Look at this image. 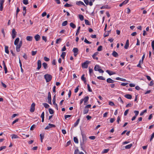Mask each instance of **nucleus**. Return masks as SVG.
Listing matches in <instances>:
<instances>
[{"label": "nucleus", "mask_w": 154, "mask_h": 154, "mask_svg": "<svg viewBox=\"0 0 154 154\" xmlns=\"http://www.w3.org/2000/svg\"><path fill=\"white\" fill-rule=\"evenodd\" d=\"M44 60L46 61H49L50 60V59L49 58L46 57H44Z\"/></svg>", "instance_id": "59"}, {"label": "nucleus", "mask_w": 154, "mask_h": 154, "mask_svg": "<svg viewBox=\"0 0 154 154\" xmlns=\"http://www.w3.org/2000/svg\"><path fill=\"white\" fill-rule=\"evenodd\" d=\"M81 79L83 81L86 80V78L85 77V74H84L82 75Z\"/></svg>", "instance_id": "50"}, {"label": "nucleus", "mask_w": 154, "mask_h": 154, "mask_svg": "<svg viewBox=\"0 0 154 154\" xmlns=\"http://www.w3.org/2000/svg\"><path fill=\"white\" fill-rule=\"evenodd\" d=\"M134 113L135 114V116H137L139 114V111H134Z\"/></svg>", "instance_id": "64"}, {"label": "nucleus", "mask_w": 154, "mask_h": 154, "mask_svg": "<svg viewBox=\"0 0 154 154\" xmlns=\"http://www.w3.org/2000/svg\"><path fill=\"white\" fill-rule=\"evenodd\" d=\"M94 70L96 71H97L98 70H99V69H100V67L99 65H95V67H94Z\"/></svg>", "instance_id": "27"}, {"label": "nucleus", "mask_w": 154, "mask_h": 154, "mask_svg": "<svg viewBox=\"0 0 154 154\" xmlns=\"http://www.w3.org/2000/svg\"><path fill=\"white\" fill-rule=\"evenodd\" d=\"M70 26L73 29H74L75 28L76 26L75 24H74L73 23L71 22L70 24Z\"/></svg>", "instance_id": "31"}, {"label": "nucleus", "mask_w": 154, "mask_h": 154, "mask_svg": "<svg viewBox=\"0 0 154 154\" xmlns=\"http://www.w3.org/2000/svg\"><path fill=\"white\" fill-rule=\"evenodd\" d=\"M20 10L18 7L17 8V11H16V17H17V14L18 12L20 11Z\"/></svg>", "instance_id": "44"}, {"label": "nucleus", "mask_w": 154, "mask_h": 154, "mask_svg": "<svg viewBox=\"0 0 154 154\" xmlns=\"http://www.w3.org/2000/svg\"><path fill=\"white\" fill-rule=\"evenodd\" d=\"M89 99V97L88 96L85 97L83 99V100L84 102V105H86V102L88 101Z\"/></svg>", "instance_id": "14"}, {"label": "nucleus", "mask_w": 154, "mask_h": 154, "mask_svg": "<svg viewBox=\"0 0 154 154\" xmlns=\"http://www.w3.org/2000/svg\"><path fill=\"white\" fill-rule=\"evenodd\" d=\"M147 111L146 109H145L144 111H143V112H142L140 114V116H142L143 115L144 113L145 112H146Z\"/></svg>", "instance_id": "56"}, {"label": "nucleus", "mask_w": 154, "mask_h": 154, "mask_svg": "<svg viewBox=\"0 0 154 154\" xmlns=\"http://www.w3.org/2000/svg\"><path fill=\"white\" fill-rule=\"evenodd\" d=\"M66 52H63L62 53V54L61 55V57H62V58L64 59L65 57L66 56Z\"/></svg>", "instance_id": "34"}, {"label": "nucleus", "mask_w": 154, "mask_h": 154, "mask_svg": "<svg viewBox=\"0 0 154 154\" xmlns=\"http://www.w3.org/2000/svg\"><path fill=\"white\" fill-rule=\"evenodd\" d=\"M78 49L77 48H74L73 49L72 51L74 52V56L76 57L78 54Z\"/></svg>", "instance_id": "4"}, {"label": "nucleus", "mask_w": 154, "mask_h": 154, "mask_svg": "<svg viewBox=\"0 0 154 154\" xmlns=\"http://www.w3.org/2000/svg\"><path fill=\"white\" fill-rule=\"evenodd\" d=\"M32 37L31 36H27L26 37V39L27 41H31L32 40Z\"/></svg>", "instance_id": "25"}, {"label": "nucleus", "mask_w": 154, "mask_h": 154, "mask_svg": "<svg viewBox=\"0 0 154 154\" xmlns=\"http://www.w3.org/2000/svg\"><path fill=\"white\" fill-rule=\"evenodd\" d=\"M48 103L51 104V94L50 92H49L48 93Z\"/></svg>", "instance_id": "9"}, {"label": "nucleus", "mask_w": 154, "mask_h": 154, "mask_svg": "<svg viewBox=\"0 0 154 154\" xmlns=\"http://www.w3.org/2000/svg\"><path fill=\"white\" fill-rule=\"evenodd\" d=\"M124 97L128 99H131V98H132V96L131 95H130V94H125V95H124Z\"/></svg>", "instance_id": "21"}, {"label": "nucleus", "mask_w": 154, "mask_h": 154, "mask_svg": "<svg viewBox=\"0 0 154 154\" xmlns=\"http://www.w3.org/2000/svg\"><path fill=\"white\" fill-rule=\"evenodd\" d=\"M112 55L114 57H117L118 56V54L115 51H113L112 53Z\"/></svg>", "instance_id": "24"}, {"label": "nucleus", "mask_w": 154, "mask_h": 154, "mask_svg": "<svg viewBox=\"0 0 154 154\" xmlns=\"http://www.w3.org/2000/svg\"><path fill=\"white\" fill-rule=\"evenodd\" d=\"M74 154H84L82 152H79L78 149H76L74 151Z\"/></svg>", "instance_id": "12"}, {"label": "nucleus", "mask_w": 154, "mask_h": 154, "mask_svg": "<svg viewBox=\"0 0 154 154\" xmlns=\"http://www.w3.org/2000/svg\"><path fill=\"white\" fill-rule=\"evenodd\" d=\"M129 1V0H125L122 3L119 4V6L122 7V5L126 4Z\"/></svg>", "instance_id": "13"}, {"label": "nucleus", "mask_w": 154, "mask_h": 154, "mask_svg": "<svg viewBox=\"0 0 154 154\" xmlns=\"http://www.w3.org/2000/svg\"><path fill=\"white\" fill-rule=\"evenodd\" d=\"M129 46V40H127L126 41L125 45L124 46V48L126 49H127L128 47Z\"/></svg>", "instance_id": "20"}, {"label": "nucleus", "mask_w": 154, "mask_h": 154, "mask_svg": "<svg viewBox=\"0 0 154 154\" xmlns=\"http://www.w3.org/2000/svg\"><path fill=\"white\" fill-rule=\"evenodd\" d=\"M106 72L110 75H113V74H115V72H112V71H110L109 70H107Z\"/></svg>", "instance_id": "17"}, {"label": "nucleus", "mask_w": 154, "mask_h": 154, "mask_svg": "<svg viewBox=\"0 0 154 154\" xmlns=\"http://www.w3.org/2000/svg\"><path fill=\"white\" fill-rule=\"evenodd\" d=\"M55 95L54 96V98L53 100V104L54 105V107L55 108H56L57 109V110H58V107L57 105L55 102L56 99L55 98Z\"/></svg>", "instance_id": "8"}, {"label": "nucleus", "mask_w": 154, "mask_h": 154, "mask_svg": "<svg viewBox=\"0 0 154 154\" xmlns=\"http://www.w3.org/2000/svg\"><path fill=\"white\" fill-rule=\"evenodd\" d=\"M81 135L82 136L83 141L86 140L87 139L85 135L82 132H81Z\"/></svg>", "instance_id": "18"}, {"label": "nucleus", "mask_w": 154, "mask_h": 154, "mask_svg": "<svg viewBox=\"0 0 154 154\" xmlns=\"http://www.w3.org/2000/svg\"><path fill=\"white\" fill-rule=\"evenodd\" d=\"M42 39L44 40L45 42H46L47 41V37L46 36H42Z\"/></svg>", "instance_id": "51"}, {"label": "nucleus", "mask_w": 154, "mask_h": 154, "mask_svg": "<svg viewBox=\"0 0 154 154\" xmlns=\"http://www.w3.org/2000/svg\"><path fill=\"white\" fill-rule=\"evenodd\" d=\"M62 40V39L61 38H58L57 39L56 43V44H58L60 43L61 42Z\"/></svg>", "instance_id": "38"}, {"label": "nucleus", "mask_w": 154, "mask_h": 154, "mask_svg": "<svg viewBox=\"0 0 154 154\" xmlns=\"http://www.w3.org/2000/svg\"><path fill=\"white\" fill-rule=\"evenodd\" d=\"M84 42L87 43V44H91V42H90L89 41H88L87 39L86 38H85V40H84Z\"/></svg>", "instance_id": "49"}, {"label": "nucleus", "mask_w": 154, "mask_h": 154, "mask_svg": "<svg viewBox=\"0 0 154 154\" xmlns=\"http://www.w3.org/2000/svg\"><path fill=\"white\" fill-rule=\"evenodd\" d=\"M19 38H17L16 39L14 42V45H17L18 44V43L19 42Z\"/></svg>", "instance_id": "22"}, {"label": "nucleus", "mask_w": 154, "mask_h": 154, "mask_svg": "<svg viewBox=\"0 0 154 154\" xmlns=\"http://www.w3.org/2000/svg\"><path fill=\"white\" fill-rule=\"evenodd\" d=\"M76 5H81L85 6V4L84 3L81 1H79V2H76Z\"/></svg>", "instance_id": "19"}, {"label": "nucleus", "mask_w": 154, "mask_h": 154, "mask_svg": "<svg viewBox=\"0 0 154 154\" xmlns=\"http://www.w3.org/2000/svg\"><path fill=\"white\" fill-rule=\"evenodd\" d=\"M97 78L99 79H100V80H105V78H104L103 76H98L97 77Z\"/></svg>", "instance_id": "39"}, {"label": "nucleus", "mask_w": 154, "mask_h": 154, "mask_svg": "<svg viewBox=\"0 0 154 154\" xmlns=\"http://www.w3.org/2000/svg\"><path fill=\"white\" fill-rule=\"evenodd\" d=\"M38 67L37 69H39L42 66V63L40 60H38L37 62Z\"/></svg>", "instance_id": "11"}, {"label": "nucleus", "mask_w": 154, "mask_h": 154, "mask_svg": "<svg viewBox=\"0 0 154 154\" xmlns=\"http://www.w3.org/2000/svg\"><path fill=\"white\" fill-rule=\"evenodd\" d=\"M128 111H129V109H127L125 111V112L124 113V115L125 116H126L127 115Z\"/></svg>", "instance_id": "63"}, {"label": "nucleus", "mask_w": 154, "mask_h": 154, "mask_svg": "<svg viewBox=\"0 0 154 154\" xmlns=\"http://www.w3.org/2000/svg\"><path fill=\"white\" fill-rule=\"evenodd\" d=\"M73 140H74V142L75 143H78V138L76 137H74Z\"/></svg>", "instance_id": "35"}, {"label": "nucleus", "mask_w": 154, "mask_h": 154, "mask_svg": "<svg viewBox=\"0 0 154 154\" xmlns=\"http://www.w3.org/2000/svg\"><path fill=\"white\" fill-rule=\"evenodd\" d=\"M55 127V125H54L49 123L48 126H47L45 128V129L48 130L49 129V128H52V127Z\"/></svg>", "instance_id": "5"}, {"label": "nucleus", "mask_w": 154, "mask_h": 154, "mask_svg": "<svg viewBox=\"0 0 154 154\" xmlns=\"http://www.w3.org/2000/svg\"><path fill=\"white\" fill-rule=\"evenodd\" d=\"M154 137V132L152 134V135L151 136V137H150V141H151L152 140V139H153Z\"/></svg>", "instance_id": "60"}, {"label": "nucleus", "mask_w": 154, "mask_h": 154, "mask_svg": "<svg viewBox=\"0 0 154 154\" xmlns=\"http://www.w3.org/2000/svg\"><path fill=\"white\" fill-rule=\"evenodd\" d=\"M107 82L109 83H113L115 82V81L112 80L111 78H108L106 80Z\"/></svg>", "instance_id": "15"}, {"label": "nucleus", "mask_w": 154, "mask_h": 154, "mask_svg": "<svg viewBox=\"0 0 154 154\" xmlns=\"http://www.w3.org/2000/svg\"><path fill=\"white\" fill-rule=\"evenodd\" d=\"M43 105L46 108H48L49 107V105L46 103H44Z\"/></svg>", "instance_id": "42"}, {"label": "nucleus", "mask_w": 154, "mask_h": 154, "mask_svg": "<svg viewBox=\"0 0 154 154\" xmlns=\"http://www.w3.org/2000/svg\"><path fill=\"white\" fill-rule=\"evenodd\" d=\"M49 112L50 114H53L54 113V110L51 108L49 109Z\"/></svg>", "instance_id": "43"}, {"label": "nucleus", "mask_w": 154, "mask_h": 154, "mask_svg": "<svg viewBox=\"0 0 154 154\" xmlns=\"http://www.w3.org/2000/svg\"><path fill=\"white\" fill-rule=\"evenodd\" d=\"M68 22L66 20L64 21L62 24V25L63 26H64L66 25L67 24Z\"/></svg>", "instance_id": "36"}, {"label": "nucleus", "mask_w": 154, "mask_h": 154, "mask_svg": "<svg viewBox=\"0 0 154 154\" xmlns=\"http://www.w3.org/2000/svg\"><path fill=\"white\" fill-rule=\"evenodd\" d=\"M102 49V46H100L98 48L97 50L98 51H100Z\"/></svg>", "instance_id": "46"}, {"label": "nucleus", "mask_w": 154, "mask_h": 154, "mask_svg": "<svg viewBox=\"0 0 154 154\" xmlns=\"http://www.w3.org/2000/svg\"><path fill=\"white\" fill-rule=\"evenodd\" d=\"M109 149H104L103 151H102V153H107L109 151Z\"/></svg>", "instance_id": "37"}, {"label": "nucleus", "mask_w": 154, "mask_h": 154, "mask_svg": "<svg viewBox=\"0 0 154 154\" xmlns=\"http://www.w3.org/2000/svg\"><path fill=\"white\" fill-rule=\"evenodd\" d=\"M71 6H72L71 5H70V4H69L67 3L64 5V6L65 7H70Z\"/></svg>", "instance_id": "55"}, {"label": "nucleus", "mask_w": 154, "mask_h": 154, "mask_svg": "<svg viewBox=\"0 0 154 154\" xmlns=\"http://www.w3.org/2000/svg\"><path fill=\"white\" fill-rule=\"evenodd\" d=\"M79 19L81 21H82V20H84V17L82 15H81V14H79Z\"/></svg>", "instance_id": "33"}, {"label": "nucleus", "mask_w": 154, "mask_h": 154, "mask_svg": "<svg viewBox=\"0 0 154 154\" xmlns=\"http://www.w3.org/2000/svg\"><path fill=\"white\" fill-rule=\"evenodd\" d=\"M23 2L24 4L26 5H27L29 3L28 1L27 0H23Z\"/></svg>", "instance_id": "41"}, {"label": "nucleus", "mask_w": 154, "mask_h": 154, "mask_svg": "<svg viewBox=\"0 0 154 154\" xmlns=\"http://www.w3.org/2000/svg\"><path fill=\"white\" fill-rule=\"evenodd\" d=\"M12 139H16L19 138L18 136L15 134H12L11 135Z\"/></svg>", "instance_id": "26"}, {"label": "nucleus", "mask_w": 154, "mask_h": 154, "mask_svg": "<svg viewBox=\"0 0 154 154\" xmlns=\"http://www.w3.org/2000/svg\"><path fill=\"white\" fill-rule=\"evenodd\" d=\"M89 111V109H88L87 108H85V109H84L83 111V113L84 114H85L87 113H88V112Z\"/></svg>", "instance_id": "32"}, {"label": "nucleus", "mask_w": 154, "mask_h": 154, "mask_svg": "<svg viewBox=\"0 0 154 154\" xmlns=\"http://www.w3.org/2000/svg\"><path fill=\"white\" fill-rule=\"evenodd\" d=\"M31 53H32V55L34 56L37 53V51H32Z\"/></svg>", "instance_id": "54"}, {"label": "nucleus", "mask_w": 154, "mask_h": 154, "mask_svg": "<svg viewBox=\"0 0 154 154\" xmlns=\"http://www.w3.org/2000/svg\"><path fill=\"white\" fill-rule=\"evenodd\" d=\"M44 78L46 82H48L51 80L52 76L51 75L47 74L44 75Z\"/></svg>", "instance_id": "1"}, {"label": "nucleus", "mask_w": 154, "mask_h": 154, "mask_svg": "<svg viewBox=\"0 0 154 154\" xmlns=\"http://www.w3.org/2000/svg\"><path fill=\"white\" fill-rule=\"evenodd\" d=\"M4 69L5 70V73H6L7 72L8 70L6 65H5L4 66Z\"/></svg>", "instance_id": "47"}, {"label": "nucleus", "mask_w": 154, "mask_h": 154, "mask_svg": "<svg viewBox=\"0 0 154 154\" xmlns=\"http://www.w3.org/2000/svg\"><path fill=\"white\" fill-rule=\"evenodd\" d=\"M23 15L24 16H25L26 11V8L25 6H23Z\"/></svg>", "instance_id": "23"}, {"label": "nucleus", "mask_w": 154, "mask_h": 154, "mask_svg": "<svg viewBox=\"0 0 154 154\" xmlns=\"http://www.w3.org/2000/svg\"><path fill=\"white\" fill-rule=\"evenodd\" d=\"M118 100L121 102V103H123V100H122V98L121 97H119L118 98Z\"/></svg>", "instance_id": "53"}, {"label": "nucleus", "mask_w": 154, "mask_h": 154, "mask_svg": "<svg viewBox=\"0 0 154 154\" xmlns=\"http://www.w3.org/2000/svg\"><path fill=\"white\" fill-rule=\"evenodd\" d=\"M106 29H104L105 32H104V37H107V36H108L109 35V34L111 32V30H109V31H106Z\"/></svg>", "instance_id": "10"}, {"label": "nucleus", "mask_w": 154, "mask_h": 154, "mask_svg": "<svg viewBox=\"0 0 154 154\" xmlns=\"http://www.w3.org/2000/svg\"><path fill=\"white\" fill-rule=\"evenodd\" d=\"M17 32L15 29H12L11 33V36L13 39L16 36Z\"/></svg>", "instance_id": "6"}, {"label": "nucleus", "mask_w": 154, "mask_h": 154, "mask_svg": "<svg viewBox=\"0 0 154 154\" xmlns=\"http://www.w3.org/2000/svg\"><path fill=\"white\" fill-rule=\"evenodd\" d=\"M90 62L88 60L86 61L82 64V67L84 68H87Z\"/></svg>", "instance_id": "3"}, {"label": "nucleus", "mask_w": 154, "mask_h": 154, "mask_svg": "<svg viewBox=\"0 0 154 154\" xmlns=\"http://www.w3.org/2000/svg\"><path fill=\"white\" fill-rule=\"evenodd\" d=\"M79 120H80V119H78L76 121V122L74 123V126L75 127H76V126H77V125H78V124H79Z\"/></svg>", "instance_id": "40"}, {"label": "nucleus", "mask_w": 154, "mask_h": 154, "mask_svg": "<svg viewBox=\"0 0 154 154\" xmlns=\"http://www.w3.org/2000/svg\"><path fill=\"white\" fill-rule=\"evenodd\" d=\"M4 0H0V5H3Z\"/></svg>", "instance_id": "62"}, {"label": "nucleus", "mask_w": 154, "mask_h": 154, "mask_svg": "<svg viewBox=\"0 0 154 154\" xmlns=\"http://www.w3.org/2000/svg\"><path fill=\"white\" fill-rule=\"evenodd\" d=\"M34 38L36 41H39L40 38V36L38 34H37L34 36Z\"/></svg>", "instance_id": "16"}, {"label": "nucleus", "mask_w": 154, "mask_h": 154, "mask_svg": "<svg viewBox=\"0 0 154 154\" xmlns=\"http://www.w3.org/2000/svg\"><path fill=\"white\" fill-rule=\"evenodd\" d=\"M8 46H5V51L6 53L7 54H8L9 53V51L8 50Z\"/></svg>", "instance_id": "29"}, {"label": "nucleus", "mask_w": 154, "mask_h": 154, "mask_svg": "<svg viewBox=\"0 0 154 154\" xmlns=\"http://www.w3.org/2000/svg\"><path fill=\"white\" fill-rule=\"evenodd\" d=\"M35 104L34 103H32V104H31V107H30V112H34V111H35Z\"/></svg>", "instance_id": "7"}, {"label": "nucleus", "mask_w": 154, "mask_h": 154, "mask_svg": "<svg viewBox=\"0 0 154 154\" xmlns=\"http://www.w3.org/2000/svg\"><path fill=\"white\" fill-rule=\"evenodd\" d=\"M35 125H33L30 127V130H33V129L35 128Z\"/></svg>", "instance_id": "57"}, {"label": "nucleus", "mask_w": 154, "mask_h": 154, "mask_svg": "<svg viewBox=\"0 0 154 154\" xmlns=\"http://www.w3.org/2000/svg\"><path fill=\"white\" fill-rule=\"evenodd\" d=\"M85 23L87 25H90V23L89 21L87 20H85Z\"/></svg>", "instance_id": "48"}, {"label": "nucleus", "mask_w": 154, "mask_h": 154, "mask_svg": "<svg viewBox=\"0 0 154 154\" xmlns=\"http://www.w3.org/2000/svg\"><path fill=\"white\" fill-rule=\"evenodd\" d=\"M132 146V144H129L128 145H126L125 146V148L126 149H129L131 148V147Z\"/></svg>", "instance_id": "30"}, {"label": "nucleus", "mask_w": 154, "mask_h": 154, "mask_svg": "<svg viewBox=\"0 0 154 154\" xmlns=\"http://www.w3.org/2000/svg\"><path fill=\"white\" fill-rule=\"evenodd\" d=\"M87 86L88 91L90 92H92V90L91 89V88L89 84L87 85Z\"/></svg>", "instance_id": "45"}, {"label": "nucleus", "mask_w": 154, "mask_h": 154, "mask_svg": "<svg viewBox=\"0 0 154 154\" xmlns=\"http://www.w3.org/2000/svg\"><path fill=\"white\" fill-rule=\"evenodd\" d=\"M151 46L152 48V49L154 50V41H152L151 43Z\"/></svg>", "instance_id": "58"}, {"label": "nucleus", "mask_w": 154, "mask_h": 154, "mask_svg": "<svg viewBox=\"0 0 154 154\" xmlns=\"http://www.w3.org/2000/svg\"><path fill=\"white\" fill-rule=\"evenodd\" d=\"M42 66L44 67L45 69H46L48 68L47 64L45 63H42Z\"/></svg>", "instance_id": "28"}, {"label": "nucleus", "mask_w": 154, "mask_h": 154, "mask_svg": "<svg viewBox=\"0 0 154 154\" xmlns=\"http://www.w3.org/2000/svg\"><path fill=\"white\" fill-rule=\"evenodd\" d=\"M133 103H129L126 105V107H131L133 105Z\"/></svg>", "instance_id": "52"}, {"label": "nucleus", "mask_w": 154, "mask_h": 154, "mask_svg": "<svg viewBox=\"0 0 154 154\" xmlns=\"http://www.w3.org/2000/svg\"><path fill=\"white\" fill-rule=\"evenodd\" d=\"M40 139H43L44 137V134H40Z\"/></svg>", "instance_id": "61"}, {"label": "nucleus", "mask_w": 154, "mask_h": 154, "mask_svg": "<svg viewBox=\"0 0 154 154\" xmlns=\"http://www.w3.org/2000/svg\"><path fill=\"white\" fill-rule=\"evenodd\" d=\"M22 41H20L19 42V44L15 45L16 46V50L17 52H18L20 51V48L22 46Z\"/></svg>", "instance_id": "2"}]
</instances>
